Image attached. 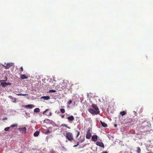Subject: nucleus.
I'll return each instance as SVG.
<instances>
[{
  "label": "nucleus",
  "mask_w": 153,
  "mask_h": 153,
  "mask_svg": "<svg viewBox=\"0 0 153 153\" xmlns=\"http://www.w3.org/2000/svg\"><path fill=\"white\" fill-rule=\"evenodd\" d=\"M92 108L88 109V111L93 115H97L99 114L100 111L98 106L95 104H93L91 105Z\"/></svg>",
  "instance_id": "obj_1"
},
{
  "label": "nucleus",
  "mask_w": 153,
  "mask_h": 153,
  "mask_svg": "<svg viewBox=\"0 0 153 153\" xmlns=\"http://www.w3.org/2000/svg\"><path fill=\"white\" fill-rule=\"evenodd\" d=\"M65 136L68 140L71 142L72 141L74 140L73 135L70 132L67 133Z\"/></svg>",
  "instance_id": "obj_2"
},
{
  "label": "nucleus",
  "mask_w": 153,
  "mask_h": 153,
  "mask_svg": "<svg viewBox=\"0 0 153 153\" xmlns=\"http://www.w3.org/2000/svg\"><path fill=\"white\" fill-rule=\"evenodd\" d=\"M17 126V125L16 124H14L11 125L10 127L5 128L4 129L5 131H10V130L12 131V129L11 128L14 127H16Z\"/></svg>",
  "instance_id": "obj_3"
},
{
  "label": "nucleus",
  "mask_w": 153,
  "mask_h": 153,
  "mask_svg": "<svg viewBox=\"0 0 153 153\" xmlns=\"http://www.w3.org/2000/svg\"><path fill=\"white\" fill-rule=\"evenodd\" d=\"M50 111V109H46L45 111H44L43 112V114L47 115L48 116H51L52 114V113L50 111L49 112V111Z\"/></svg>",
  "instance_id": "obj_4"
},
{
  "label": "nucleus",
  "mask_w": 153,
  "mask_h": 153,
  "mask_svg": "<svg viewBox=\"0 0 153 153\" xmlns=\"http://www.w3.org/2000/svg\"><path fill=\"white\" fill-rule=\"evenodd\" d=\"M18 130L22 132V133H24L25 134L26 132L27 128L25 127L23 128H19Z\"/></svg>",
  "instance_id": "obj_5"
},
{
  "label": "nucleus",
  "mask_w": 153,
  "mask_h": 153,
  "mask_svg": "<svg viewBox=\"0 0 153 153\" xmlns=\"http://www.w3.org/2000/svg\"><path fill=\"white\" fill-rule=\"evenodd\" d=\"M96 144L97 146H99L100 147H101L103 148H104L105 146L104 145L103 143H102V142H100L99 141H97L96 143Z\"/></svg>",
  "instance_id": "obj_6"
},
{
  "label": "nucleus",
  "mask_w": 153,
  "mask_h": 153,
  "mask_svg": "<svg viewBox=\"0 0 153 153\" xmlns=\"http://www.w3.org/2000/svg\"><path fill=\"white\" fill-rule=\"evenodd\" d=\"M13 64L14 63L12 62L8 63L5 66V69H7L10 68L13 65Z\"/></svg>",
  "instance_id": "obj_7"
},
{
  "label": "nucleus",
  "mask_w": 153,
  "mask_h": 153,
  "mask_svg": "<svg viewBox=\"0 0 153 153\" xmlns=\"http://www.w3.org/2000/svg\"><path fill=\"white\" fill-rule=\"evenodd\" d=\"M98 136L97 135H94L91 137V140L92 141H96L97 140Z\"/></svg>",
  "instance_id": "obj_8"
},
{
  "label": "nucleus",
  "mask_w": 153,
  "mask_h": 153,
  "mask_svg": "<svg viewBox=\"0 0 153 153\" xmlns=\"http://www.w3.org/2000/svg\"><path fill=\"white\" fill-rule=\"evenodd\" d=\"M20 78L22 79H27L28 77L27 76H26L25 74H22L21 75Z\"/></svg>",
  "instance_id": "obj_9"
},
{
  "label": "nucleus",
  "mask_w": 153,
  "mask_h": 153,
  "mask_svg": "<svg viewBox=\"0 0 153 153\" xmlns=\"http://www.w3.org/2000/svg\"><path fill=\"white\" fill-rule=\"evenodd\" d=\"M35 106V105H33L30 104L25 105V107L26 108H32L33 107H34Z\"/></svg>",
  "instance_id": "obj_10"
},
{
  "label": "nucleus",
  "mask_w": 153,
  "mask_h": 153,
  "mask_svg": "<svg viewBox=\"0 0 153 153\" xmlns=\"http://www.w3.org/2000/svg\"><path fill=\"white\" fill-rule=\"evenodd\" d=\"M67 119L69 121H72L74 120V117L73 116L71 115L68 117Z\"/></svg>",
  "instance_id": "obj_11"
},
{
  "label": "nucleus",
  "mask_w": 153,
  "mask_h": 153,
  "mask_svg": "<svg viewBox=\"0 0 153 153\" xmlns=\"http://www.w3.org/2000/svg\"><path fill=\"white\" fill-rule=\"evenodd\" d=\"M9 97L10 99H13V100H12V102L14 103H16V98H13L12 96H9Z\"/></svg>",
  "instance_id": "obj_12"
},
{
  "label": "nucleus",
  "mask_w": 153,
  "mask_h": 153,
  "mask_svg": "<svg viewBox=\"0 0 153 153\" xmlns=\"http://www.w3.org/2000/svg\"><path fill=\"white\" fill-rule=\"evenodd\" d=\"M91 133H86V137L87 139H89L91 137Z\"/></svg>",
  "instance_id": "obj_13"
},
{
  "label": "nucleus",
  "mask_w": 153,
  "mask_h": 153,
  "mask_svg": "<svg viewBox=\"0 0 153 153\" xmlns=\"http://www.w3.org/2000/svg\"><path fill=\"white\" fill-rule=\"evenodd\" d=\"M100 122L102 126L103 127H106L107 126V124L105 123L104 122H103L101 121H100Z\"/></svg>",
  "instance_id": "obj_14"
},
{
  "label": "nucleus",
  "mask_w": 153,
  "mask_h": 153,
  "mask_svg": "<svg viewBox=\"0 0 153 153\" xmlns=\"http://www.w3.org/2000/svg\"><path fill=\"white\" fill-rule=\"evenodd\" d=\"M41 98L45 100H48L50 99V97L48 96H42Z\"/></svg>",
  "instance_id": "obj_15"
},
{
  "label": "nucleus",
  "mask_w": 153,
  "mask_h": 153,
  "mask_svg": "<svg viewBox=\"0 0 153 153\" xmlns=\"http://www.w3.org/2000/svg\"><path fill=\"white\" fill-rule=\"evenodd\" d=\"M80 139L79 140V141L80 143H82L85 140V137H82L81 136L80 137Z\"/></svg>",
  "instance_id": "obj_16"
},
{
  "label": "nucleus",
  "mask_w": 153,
  "mask_h": 153,
  "mask_svg": "<svg viewBox=\"0 0 153 153\" xmlns=\"http://www.w3.org/2000/svg\"><path fill=\"white\" fill-rule=\"evenodd\" d=\"M1 84L3 87H5L8 85L7 83L5 82L3 83H2V82H1Z\"/></svg>",
  "instance_id": "obj_17"
},
{
  "label": "nucleus",
  "mask_w": 153,
  "mask_h": 153,
  "mask_svg": "<svg viewBox=\"0 0 153 153\" xmlns=\"http://www.w3.org/2000/svg\"><path fill=\"white\" fill-rule=\"evenodd\" d=\"M126 114V112L125 111H123L120 112V114L122 116H123Z\"/></svg>",
  "instance_id": "obj_18"
},
{
  "label": "nucleus",
  "mask_w": 153,
  "mask_h": 153,
  "mask_svg": "<svg viewBox=\"0 0 153 153\" xmlns=\"http://www.w3.org/2000/svg\"><path fill=\"white\" fill-rule=\"evenodd\" d=\"M75 132L77 134L76 135V138H77V137L80 134V132L78 130H76L75 131Z\"/></svg>",
  "instance_id": "obj_19"
},
{
  "label": "nucleus",
  "mask_w": 153,
  "mask_h": 153,
  "mask_svg": "<svg viewBox=\"0 0 153 153\" xmlns=\"http://www.w3.org/2000/svg\"><path fill=\"white\" fill-rule=\"evenodd\" d=\"M39 133V132L38 131H36L34 134V136L35 137H37L38 136Z\"/></svg>",
  "instance_id": "obj_20"
},
{
  "label": "nucleus",
  "mask_w": 153,
  "mask_h": 153,
  "mask_svg": "<svg viewBox=\"0 0 153 153\" xmlns=\"http://www.w3.org/2000/svg\"><path fill=\"white\" fill-rule=\"evenodd\" d=\"M137 153H140L141 149L140 147H138L137 148Z\"/></svg>",
  "instance_id": "obj_21"
},
{
  "label": "nucleus",
  "mask_w": 153,
  "mask_h": 153,
  "mask_svg": "<svg viewBox=\"0 0 153 153\" xmlns=\"http://www.w3.org/2000/svg\"><path fill=\"white\" fill-rule=\"evenodd\" d=\"M34 112L39 113L40 112V109L39 108H36L34 109Z\"/></svg>",
  "instance_id": "obj_22"
},
{
  "label": "nucleus",
  "mask_w": 153,
  "mask_h": 153,
  "mask_svg": "<svg viewBox=\"0 0 153 153\" xmlns=\"http://www.w3.org/2000/svg\"><path fill=\"white\" fill-rule=\"evenodd\" d=\"M92 132V130L91 128H88L87 130V133H91Z\"/></svg>",
  "instance_id": "obj_23"
},
{
  "label": "nucleus",
  "mask_w": 153,
  "mask_h": 153,
  "mask_svg": "<svg viewBox=\"0 0 153 153\" xmlns=\"http://www.w3.org/2000/svg\"><path fill=\"white\" fill-rule=\"evenodd\" d=\"M60 111L62 113H64L65 112V110L64 108H61L60 110Z\"/></svg>",
  "instance_id": "obj_24"
},
{
  "label": "nucleus",
  "mask_w": 153,
  "mask_h": 153,
  "mask_svg": "<svg viewBox=\"0 0 153 153\" xmlns=\"http://www.w3.org/2000/svg\"><path fill=\"white\" fill-rule=\"evenodd\" d=\"M28 94H22L21 93H20V94H17V95H18V96H26V95H28Z\"/></svg>",
  "instance_id": "obj_25"
},
{
  "label": "nucleus",
  "mask_w": 153,
  "mask_h": 153,
  "mask_svg": "<svg viewBox=\"0 0 153 153\" xmlns=\"http://www.w3.org/2000/svg\"><path fill=\"white\" fill-rule=\"evenodd\" d=\"M51 133V131H50L49 130H47L45 132V134H48L49 133Z\"/></svg>",
  "instance_id": "obj_26"
},
{
  "label": "nucleus",
  "mask_w": 153,
  "mask_h": 153,
  "mask_svg": "<svg viewBox=\"0 0 153 153\" xmlns=\"http://www.w3.org/2000/svg\"><path fill=\"white\" fill-rule=\"evenodd\" d=\"M61 126H62L65 127H67L68 128H70L69 127H67V125L66 124H62Z\"/></svg>",
  "instance_id": "obj_27"
},
{
  "label": "nucleus",
  "mask_w": 153,
  "mask_h": 153,
  "mask_svg": "<svg viewBox=\"0 0 153 153\" xmlns=\"http://www.w3.org/2000/svg\"><path fill=\"white\" fill-rule=\"evenodd\" d=\"M72 101L70 100L68 102L67 104L68 105H70L72 103Z\"/></svg>",
  "instance_id": "obj_28"
},
{
  "label": "nucleus",
  "mask_w": 153,
  "mask_h": 153,
  "mask_svg": "<svg viewBox=\"0 0 153 153\" xmlns=\"http://www.w3.org/2000/svg\"><path fill=\"white\" fill-rule=\"evenodd\" d=\"M49 92H56V91L54 90H50Z\"/></svg>",
  "instance_id": "obj_29"
},
{
  "label": "nucleus",
  "mask_w": 153,
  "mask_h": 153,
  "mask_svg": "<svg viewBox=\"0 0 153 153\" xmlns=\"http://www.w3.org/2000/svg\"><path fill=\"white\" fill-rule=\"evenodd\" d=\"M23 71V68L22 67H21L20 68V72H22Z\"/></svg>",
  "instance_id": "obj_30"
},
{
  "label": "nucleus",
  "mask_w": 153,
  "mask_h": 153,
  "mask_svg": "<svg viewBox=\"0 0 153 153\" xmlns=\"http://www.w3.org/2000/svg\"><path fill=\"white\" fill-rule=\"evenodd\" d=\"M129 121L128 122V123L131 122V121H132V120H131V119H129Z\"/></svg>",
  "instance_id": "obj_31"
},
{
  "label": "nucleus",
  "mask_w": 153,
  "mask_h": 153,
  "mask_svg": "<svg viewBox=\"0 0 153 153\" xmlns=\"http://www.w3.org/2000/svg\"><path fill=\"white\" fill-rule=\"evenodd\" d=\"M79 143H80V142H79V141H78V142H77V146H78L79 145Z\"/></svg>",
  "instance_id": "obj_32"
},
{
  "label": "nucleus",
  "mask_w": 153,
  "mask_h": 153,
  "mask_svg": "<svg viewBox=\"0 0 153 153\" xmlns=\"http://www.w3.org/2000/svg\"><path fill=\"white\" fill-rule=\"evenodd\" d=\"M61 117L62 118H64V115H61Z\"/></svg>",
  "instance_id": "obj_33"
},
{
  "label": "nucleus",
  "mask_w": 153,
  "mask_h": 153,
  "mask_svg": "<svg viewBox=\"0 0 153 153\" xmlns=\"http://www.w3.org/2000/svg\"><path fill=\"white\" fill-rule=\"evenodd\" d=\"M77 144L76 145H74V146H73V147H77Z\"/></svg>",
  "instance_id": "obj_34"
},
{
  "label": "nucleus",
  "mask_w": 153,
  "mask_h": 153,
  "mask_svg": "<svg viewBox=\"0 0 153 153\" xmlns=\"http://www.w3.org/2000/svg\"><path fill=\"white\" fill-rule=\"evenodd\" d=\"M140 128H142V129L144 128V127L143 126H141Z\"/></svg>",
  "instance_id": "obj_35"
},
{
  "label": "nucleus",
  "mask_w": 153,
  "mask_h": 153,
  "mask_svg": "<svg viewBox=\"0 0 153 153\" xmlns=\"http://www.w3.org/2000/svg\"><path fill=\"white\" fill-rule=\"evenodd\" d=\"M102 153H108L106 151L103 152Z\"/></svg>",
  "instance_id": "obj_36"
},
{
  "label": "nucleus",
  "mask_w": 153,
  "mask_h": 153,
  "mask_svg": "<svg viewBox=\"0 0 153 153\" xmlns=\"http://www.w3.org/2000/svg\"><path fill=\"white\" fill-rule=\"evenodd\" d=\"M114 126L115 127H116L117 126V124H115L114 125Z\"/></svg>",
  "instance_id": "obj_37"
},
{
  "label": "nucleus",
  "mask_w": 153,
  "mask_h": 153,
  "mask_svg": "<svg viewBox=\"0 0 153 153\" xmlns=\"http://www.w3.org/2000/svg\"><path fill=\"white\" fill-rule=\"evenodd\" d=\"M8 83V84L9 85H10L11 84L10 83Z\"/></svg>",
  "instance_id": "obj_38"
},
{
  "label": "nucleus",
  "mask_w": 153,
  "mask_h": 153,
  "mask_svg": "<svg viewBox=\"0 0 153 153\" xmlns=\"http://www.w3.org/2000/svg\"><path fill=\"white\" fill-rule=\"evenodd\" d=\"M53 86H55V85H53Z\"/></svg>",
  "instance_id": "obj_39"
},
{
  "label": "nucleus",
  "mask_w": 153,
  "mask_h": 153,
  "mask_svg": "<svg viewBox=\"0 0 153 153\" xmlns=\"http://www.w3.org/2000/svg\"><path fill=\"white\" fill-rule=\"evenodd\" d=\"M20 153H22V152H20Z\"/></svg>",
  "instance_id": "obj_40"
}]
</instances>
